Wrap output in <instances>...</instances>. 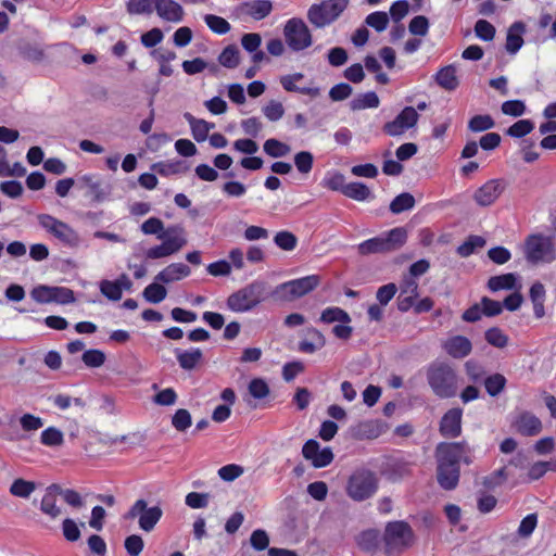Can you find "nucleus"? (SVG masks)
<instances>
[{
  "mask_svg": "<svg viewBox=\"0 0 556 556\" xmlns=\"http://www.w3.org/2000/svg\"><path fill=\"white\" fill-rule=\"evenodd\" d=\"M468 448L465 443H441L437 447V462H438V482L445 490H453L456 488L459 480L460 460L470 464L471 460L467 456Z\"/></svg>",
  "mask_w": 556,
  "mask_h": 556,
  "instance_id": "1",
  "label": "nucleus"
},
{
  "mask_svg": "<svg viewBox=\"0 0 556 556\" xmlns=\"http://www.w3.org/2000/svg\"><path fill=\"white\" fill-rule=\"evenodd\" d=\"M427 380L432 392L441 399H450L457 393V374L455 369L446 363H432L427 369Z\"/></svg>",
  "mask_w": 556,
  "mask_h": 556,
  "instance_id": "2",
  "label": "nucleus"
},
{
  "mask_svg": "<svg viewBox=\"0 0 556 556\" xmlns=\"http://www.w3.org/2000/svg\"><path fill=\"white\" fill-rule=\"evenodd\" d=\"M319 282L320 278L317 275L289 280L278 285L273 291V296L278 301L292 302L315 290Z\"/></svg>",
  "mask_w": 556,
  "mask_h": 556,
  "instance_id": "3",
  "label": "nucleus"
},
{
  "mask_svg": "<svg viewBox=\"0 0 556 556\" xmlns=\"http://www.w3.org/2000/svg\"><path fill=\"white\" fill-rule=\"evenodd\" d=\"M383 541L384 551L388 555L400 554L412 546L414 542L413 530L403 521L389 522L386 527Z\"/></svg>",
  "mask_w": 556,
  "mask_h": 556,
  "instance_id": "4",
  "label": "nucleus"
},
{
  "mask_svg": "<svg viewBox=\"0 0 556 556\" xmlns=\"http://www.w3.org/2000/svg\"><path fill=\"white\" fill-rule=\"evenodd\" d=\"M264 292L265 285L263 282H253L231 294L227 300V305L233 312L250 311L262 301Z\"/></svg>",
  "mask_w": 556,
  "mask_h": 556,
  "instance_id": "5",
  "label": "nucleus"
},
{
  "mask_svg": "<svg viewBox=\"0 0 556 556\" xmlns=\"http://www.w3.org/2000/svg\"><path fill=\"white\" fill-rule=\"evenodd\" d=\"M346 0H326L319 4H313L307 12L308 21L321 28L332 23L346 8Z\"/></svg>",
  "mask_w": 556,
  "mask_h": 556,
  "instance_id": "6",
  "label": "nucleus"
},
{
  "mask_svg": "<svg viewBox=\"0 0 556 556\" xmlns=\"http://www.w3.org/2000/svg\"><path fill=\"white\" fill-rule=\"evenodd\" d=\"M163 510L160 506L148 507V503L140 498L137 500L124 516L125 519H138L139 528L146 532H151L161 520Z\"/></svg>",
  "mask_w": 556,
  "mask_h": 556,
  "instance_id": "7",
  "label": "nucleus"
},
{
  "mask_svg": "<svg viewBox=\"0 0 556 556\" xmlns=\"http://www.w3.org/2000/svg\"><path fill=\"white\" fill-rule=\"evenodd\" d=\"M283 35L288 46L294 51L304 50L312 45L311 31L301 18H290L285 25Z\"/></svg>",
  "mask_w": 556,
  "mask_h": 556,
  "instance_id": "8",
  "label": "nucleus"
},
{
  "mask_svg": "<svg viewBox=\"0 0 556 556\" xmlns=\"http://www.w3.org/2000/svg\"><path fill=\"white\" fill-rule=\"evenodd\" d=\"M378 489V480L369 470H359L350 478V497L363 501L372 496Z\"/></svg>",
  "mask_w": 556,
  "mask_h": 556,
  "instance_id": "9",
  "label": "nucleus"
},
{
  "mask_svg": "<svg viewBox=\"0 0 556 556\" xmlns=\"http://www.w3.org/2000/svg\"><path fill=\"white\" fill-rule=\"evenodd\" d=\"M318 321L325 325L337 324L332 333L340 339L348 338V313L337 306H329L323 309Z\"/></svg>",
  "mask_w": 556,
  "mask_h": 556,
  "instance_id": "10",
  "label": "nucleus"
},
{
  "mask_svg": "<svg viewBox=\"0 0 556 556\" xmlns=\"http://www.w3.org/2000/svg\"><path fill=\"white\" fill-rule=\"evenodd\" d=\"M418 117L419 115L416 109L413 106H406L392 122L384 125L383 130L389 136H400L407 129L414 127L417 124Z\"/></svg>",
  "mask_w": 556,
  "mask_h": 556,
  "instance_id": "11",
  "label": "nucleus"
},
{
  "mask_svg": "<svg viewBox=\"0 0 556 556\" xmlns=\"http://www.w3.org/2000/svg\"><path fill=\"white\" fill-rule=\"evenodd\" d=\"M505 188L506 184L503 179L488 180L475 191L473 200L479 206H490L496 202Z\"/></svg>",
  "mask_w": 556,
  "mask_h": 556,
  "instance_id": "12",
  "label": "nucleus"
},
{
  "mask_svg": "<svg viewBox=\"0 0 556 556\" xmlns=\"http://www.w3.org/2000/svg\"><path fill=\"white\" fill-rule=\"evenodd\" d=\"M302 455L306 460H309L315 468L326 467L333 459L331 448H320V444L313 439L305 442L302 448Z\"/></svg>",
  "mask_w": 556,
  "mask_h": 556,
  "instance_id": "13",
  "label": "nucleus"
},
{
  "mask_svg": "<svg viewBox=\"0 0 556 556\" xmlns=\"http://www.w3.org/2000/svg\"><path fill=\"white\" fill-rule=\"evenodd\" d=\"M40 225L49 232H51L55 239L70 243L76 240L74 230L63 222L55 219L50 215L39 216Z\"/></svg>",
  "mask_w": 556,
  "mask_h": 556,
  "instance_id": "14",
  "label": "nucleus"
},
{
  "mask_svg": "<svg viewBox=\"0 0 556 556\" xmlns=\"http://www.w3.org/2000/svg\"><path fill=\"white\" fill-rule=\"evenodd\" d=\"M154 11L161 20L174 24L182 22L185 15L184 8L175 0H155Z\"/></svg>",
  "mask_w": 556,
  "mask_h": 556,
  "instance_id": "15",
  "label": "nucleus"
},
{
  "mask_svg": "<svg viewBox=\"0 0 556 556\" xmlns=\"http://www.w3.org/2000/svg\"><path fill=\"white\" fill-rule=\"evenodd\" d=\"M523 254L533 266L549 264L556 260L554 245H525Z\"/></svg>",
  "mask_w": 556,
  "mask_h": 556,
  "instance_id": "16",
  "label": "nucleus"
},
{
  "mask_svg": "<svg viewBox=\"0 0 556 556\" xmlns=\"http://www.w3.org/2000/svg\"><path fill=\"white\" fill-rule=\"evenodd\" d=\"M513 427L518 433L526 437L538 435L543 429L540 418L529 412L518 414L513 421Z\"/></svg>",
  "mask_w": 556,
  "mask_h": 556,
  "instance_id": "17",
  "label": "nucleus"
},
{
  "mask_svg": "<svg viewBox=\"0 0 556 556\" xmlns=\"http://www.w3.org/2000/svg\"><path fill=\"white\" fill-rule=\"evenodd\" d=\"M243 252L240 249H233L230 254V263L222 260L214 262L207 266V271L212 276H227L231 273L232 267L241 269L243 267Z\"/></svg>",
  "mask_w": 556,
  "mask_h": 556,
  "instance_id": "18",
  "label": "nucleus"
},
{
  "mask_svg": "<svg viewBox=\"0 0 556 556\" xmlns=\"http://www.w3.org/2000/svg\"><path fill=\"white\" fill-rule=\"evenodd\" d=\"M418 298V282L413 277L405 276L400 285L399 309L407 312Z\"/></svg>",
  "mask_w": 556,
  "mask_h": 556,
  "instance_id": "19",
  "label": "nucleus"
},
{
  "mask_svg": "<svg viewBox=\"0 0 556 556\" xmlns=\"http://www.w3.org/2000/svg\"><path fill=\"white\" fill-rule=\"evenodd\" d=\"M446 354L453 358H464L471 353L472 344L464 336H453L446 339L442 344Z\"/></svg>",
  "mask_w": 556,
  "mask_h": 556,
  "instance_id": "20",
  "label": "nucleus"
},
{
  "mask_svg": "<svg viewBox=\"0 0 556 556\" xmlns=\"http://www.w3.org/2000/svg\"><path fill=\"white\" fill-rule=\"evenodd\" d=\"M462 415L460 408H452L444 414L440 425L442 435L447 438H455L462 431Z\"/></svg>",
  "mask_w": 556,
  "mask_h": 556,
  "instance_id": "21",
  "label": "nucleus"
},
{
  "mask_svg": "<svg viewBox=\"0 0 556 556\" xmlns=\"http://www.w3.org/2000/svg\"><path fill=\"white\" fill-rule=\"evenodd\" d=\"M60 484H50L45 492L40 502V510L42 514L51 519H56L61 516L62 509L56 505V496H59Z\"/></svg>",
  "mask_w": 556,
  "mask_h": 556,
  "instance_id": "22",
  "label": "nucleus"
},
{
  "mask_svg": "<svg viewBox=\"0 0 556 556\" xmlns=\"http://www.w3.org/2000/svg\"><path fill=\"white\" fill-rule=\"evenodd\" d=\"M273 10L271 1L269 0H252L242 3L239 7V12L242 15L252 17L255 21H261L268 16Z\"/></svg>",
  "mask_w": 556,
  "mask_h": 556,
  "instance_id": "23",
  "label": "nucleus"
},
{
  "mask_svg": "<svg viewBox=\"0 0 556 556\" xmlns=\"http://www.w3.org/2000/svg\"><path fill=\"white\" fill-rule=\"evenodd\" d=\"M389 430V426L382 420H368L359 424L355 435L359 439L374 440L384 434Z\"/></svg>",
  "mask_w": 556,
  "mask_h": 556,
  "instance_id": "24",
  "label": "nucleus"
},
{
  "mask_svg": "<svg viewBox=\"0 0 556 556\" xmlns=\"http://www.w3.org/2000/svg\"><path fill=\"white\" fill-rule=\"evenodd\" d=\"M189 275L190 268L187 265L182 263H174L160 271L156 275L155 280L163 283H169L176 280H180L181 278H185Z\"/></svg>",
  "mask_w": 556,
  "mask_h": 556,
  "instance_id": "25",
  "label": "nucleus"
},
{
  "mask_svg": "<svg viewBox=\"0 0 556 556\" xmlns=\"http://www.w3.org/2000/svg\"><path fill=\"white\" fill-rule=\"evenodd\" d=\"M304 75L302 73H294L290 75H283L280 77V84L286 91L300 92L302 94L317 96L319 90L317 88L299 87L296 83L302 80Z\"/></svg>",
  "mask_w": 556,
  "mask_h": 556,
  "instance_id": "26",
  "label": "nucleus"
},
{
  "mask_svg": "<svg viewBox=\"0 0 556 556\" xmlns=\"http://www.w3.org/2000/svg\"><path fill=\"white\" fill-rule=\"evenodd\" d=\"M175 355L179 366L185 370L194 369L202 361V351L199 348H192L187 351L177 349Z\"/></svg>",
  "mask_w": 556,
  "mask_h": 556,
  "instance_id": "27",
  "label": "nucleus"
},
{
  "mask_svg": "<svg viewBox=\"0 0 556 556\" xmlns=\"http://www.w3.org/2000/svg\"><path fill=\"white\" fill-rule=\"evenodd\" d=\"M525 31L526 26L521 22H516L509 27L505 46L507 52L515 54L522 47V35Z\"/></svg>",
  "mask_w": 556,
  "mask_h": 556,
  "instance_id": "28",
  "label": "nucleus"
},
{
  "mask_svg": "<svg viewBox=\"0 0 556 556\" xmlns=\"http://www.w3.org/2000/svg\"><path fill=\"white\" fill-rule=\"evenodd\" d=\"M151 169L161 176L167 177L172 175L184 174L189 169V167L184 161L177 160L154 163L151 166Z\"/></svg>",
  "mask_w": 556,
  "mask_h": 556,
  "instance_id": "29",
  "label": "nucleus"
},
{
  "mask_svg": "<svg viewBox=\"0 0 556 556\" xmlns=\"http://www.w3.org/2000/svg\"><path fill=\"white\" fill-rule=\"evenodd\" d=\"M355 542L359 548L366 552H374L380 544V535L377 530L368 529L362 531L356 538Z\"/></svg>",
  "mask_w": 556,
  "mask_h": 556,
  "instance_id": "30",
  "label": "nucleus"
},
{
  "mask_svg": "<svg viewBox=\"0 0 556 556\" xmlns=\"http://www.w3.org/2000/svg\"><path fill=\"white\" fill-rule=\"evenodd\" d=\"M380 104L379 97L374 91L357 94L350 103V109L354 111L365 109H376Z\"/></svg>",
  "mask_w": 556,
  "mask_h": 556,
  "instance_id": "31",
  "label": "nucleus"
},
{
  "mask_svg": "<svg viewBox=\"0 0 556 556\" xmlns=\"http://www.w3.org/2000/svg\"><path fill=\"white\" fill-rule=\"evenodd\" d=\"M437 83L446 90H454L458 86L456 68L448 65L440 70L437 74Z\"/></svg>",
  "mask_w": 556,
  "mask_h": 556,
  "instance_id": "32",
  "label": "nucleus"
},
{
  "mask_svg": "<svg viewBox=\"0 0 556 556\" xmlns=\"http://www.w3.org/2000/svg\"><path fill=\"white\" fill-rule=\"evenodd\" d=\"M36 488L37 485L34 481L17 478L12 482L10 486V493L16 497L28 498L36 490Z\"/></svg>",
  "mask_w": 556,
  "mask_h": 556,
  "instance_id": "33",
  "label": "nucleus"
},
{
  "mask_svg": "<svg viewBox=\"0 0 556 556\" xmlns=\"http://www.w3.org/2000/svg\"><path fill=\"white\" fill-rule=\"evenodd\" d=\"M516 275L510 273L501 276H494L489 279L488 287L492 291L511 290L516 288Z\"/></svg>",
  "mask_w": 556,
  "mask_h": 556,
  "instance_id": "34",
  "label": "nucleus"
},
{
  "mask_svg": "<svg viewBox=\"0 0 556 556\" xmlns=\"http://www.w3.org/2000/svg\"><path fill=\"white\" fill-rule=\"evenodd\" d=\"M264 152L271 157H283L291 152L290 146L277 139H267L263 144Z\"/></svg>",
  "mask_w": 556,
  "mask_h": 556,
  "instance_id": "35",
  "label": "nucleus"
},
{
  "mask_svg": "<svg viewBox=\"0 0 556 556\" xmlns=\"http://www.w3.org/2000/svg\"><path fill=\"white\" fill-rule=\"evenodd\" d=\"M408 233L406 228L397 227L390 230L387 235V238H374L365 240L363 243H403L408 240Z\"/></svg>",
  "mask_w": 556,
  "mask_h": 556,
  "instance_id": "36",
  "label": "nucleus"
},
{
  "mask_svg": "<svg viewBox=\"0 0 556 556\" xmlns=\"http://www.w3.org/2000/svg\"><path fill=\"white\" fill-rule=\"evenodd\" d=\"M218 62L227 68L237 67L240 63L239 49L233 45L227 46L219 54Z\"/></svg>",
  "mask_w": 556,
  "mask_h": 556,
  "instance_id": "37",
  "label": "nucleus"
},
{
  "mask_svg": "<svg viewBox=\"0 0 556 556\" xmlns=\"http://www.w3.org/2000/svg\"><path fill=\"white\" fill-rule=\"evenodd\" d=\"M40 442L49 447L61 446L64 442V434L55 427H48L41 432Z\"/></svg>",
  "mask_w": 556,
  "mask_h": 556,
  "instance_id": "38",
  "label": "nucleus"
},
{
  "mask_svg": "<svg viewBox=\"0 0 556 556\" xmlns=\"http://www.w3.org/2000/svg\"><path fill=\"white\" fill-rule=\"evenodd\" d=\"M154 3L155 0H128L126 9L130 15L152 14Z\"/></svg>",
  "mask_w": 556,
  "mask_h": 556,
  "instance_id": "39",
  "label": "nucleus"
},
{
  "mask_svg": "<svg viewBox=\"0 0 556 556\" xmlns=\"http://www.w3.org/2000/svg\"><path fill=\"white\" fill-rule=\"evenodd\" d=\"M414 205V197L408 192H404L394 198V200L390 204V210L394 214H400L402 212L413 208Z\"/></svg>",
  "mask_w": 556,
  "mask_h": 556,
  "instance_id": "40",
  "label": "nucleus"
},
{
  "mask_svg": "<svg viewBox=\"0 0 556 556\" xmlns=\"http://www.w3.org/2000/svg\"><path fill=\"white\" fill-rule=\"evenodd\" d=\"M167 295V290L165 287L157 282H153L149 286H147L143 290V298L149 303H160L162 302Z\"/></svg>",
  "mask_w": 556,
  "mask_h": 556,
  "instance_id": "41",
  "label": "nucleus"
},
{
  "mask_svg": "<svg viewBox=\"0 0 556 556\" xmlns=\"http://www.w3.org/2000/svg\"><path fill=\"white\" fill-rule=\"evenodd\" d=\"M204 22L213 33L218 35H225L231 28L230 24L224 17L214 14H206Z\"/></svg>",
  "mask_w": 556,
  "mask_h": 556,
  "instance_id": "42",
  "label": "nucleus"
},
{
  "mask_svg": "<svg viewBox=\"0 0 556 556\" xmlns=\"http://www.w3.org/2000/svg\"><path fill=\"white\" fill-rule=\"evenodd\" d=\"M105 359L106 357L104 352L98 349L87 350L84 352L81 356V361L84 362V364L90 368L101 367L104 364Z\"/></svg>",
  "mask_w": 556,
  "mask_h": 556,
  "instance_id": "43",
  "label": "nucleus"
},
{
  "mask_svg": "<svg viewBox=\"0 0 556 556\" xmlns=\"http://www.w3.org/2000/svg\"><path fill=\"white\" fill-rule=\"evenodd\" d=\"M374 198V194L368 186L363 182L350 181V199L356 201H367Z\"/></svg>",
  "mask_w": 556,
  "mask_h": 556,
  "instance_id": "44",
  "label": "nucleus"
},
{
  "mask_svg": "<svg viewBox=\"0 0 556 556\" xmlns=\"http://www.w3.org/2000/svg\"><path fill=\"white\" fill-rule=\"evenodd\" d=\"M533 128L534 124L530 119H519L507 129L506 134L514 138H521L530 134Z\"/></svg>",
  "mask_w": 556,
  "mask_h": 556,
  "instance_id": "45",
  "label": "nucleus"
},
{
  "mask_svg": "<svg viewBox=\"0 0 556 556\" xmlns=\"http://www.w3.org/2000/svg\"><path fill=\"white\" fill-rule=\"evenodd\" d=\"M495 125L493 118L490 115H476L469 123L468 127L473 132H480L493 128Z\"/></svg>",
  "mask_w": 556,
  "mask_h": 556,
  "instance_id": "46",
  "label": "nucleus"
},
{
  "mask_svg": "<svg viewBox=\"0 0 556 556\" xmlns=\"http://www.w3.org/2000/svg\"><path fill=\"white\" fill-rule=\"evenodd\" d=\"M325 186L333 191H340L343 194H348V185L345 182V176L343 174H328V176L325 179Z\"/></svg>",
  "mask_w": 556,
  "mask_h": 556,
  "instance_id": "47",
  "label": "nucleus"
},
{
  "mask_svg": "<svg viewBox=\"0 0 556 556\" xmlns=\"http://www.w3.org/2000/svg\"><path fill=\"white\" fill-rule=\"evenodd\" d=\"M53 287L39 285L30 291V298L39 304L52 303Z\"/></svg>",
  "mask_w": 556,
  "mask_h": 556,
  "instance_id": "48",
  "label": "nucleus"
},
{
  "mask_svg": "<svg viewBox=\"0 0 556 556\" xmlns=\"http://www.w3.org/2000/svg\"><path fill=\"white\" fill-rule=\"evenodd\" d=\"M192 424L190 413L185 408L176 410L172 418V425L177 431H186Z\"/></svg>",
  "mask_w": 556,
  "mask_h": 556,
  "instance_id": "49",
  "label": "nucleus"
},
{
  "mask_svg": "<svg viewBox=\"0 0 556 556\" xmlns=\"http://www.w3.org/2000/svg\"><path fill=\"white\" fill-rule=\"evenodd\" d=\"M313 154L308 151H301L294 156V164L301 174H308L313 167Z\"/></svg>",
  "mask_w": 556,
  "mask_h": 556,
  "instance_id": "50",
  "label": "nucleus"
},
{
  "mask_svg": "<svg viewBox=\"0 0 556 556\" xmlns=\"http://www.w3.org/2000/svg\"><path fill=\"white\" fill-rule=\"evenodd\" d=\"M266 118L270 122L279 121L285 114V108L281 102L271 100L262 109Z\"/></svg>",
  "mask_w": 556,
  "mask_h": 556,
  "instance_id": "51",
  "label": "nucleus"
},
{
  "mask_svg": "<svg viewBox=\"0 0 556 556\" xmlns=\"http://www.w3.org/2000/svg\"><path fill=\"white\" fill-rule=\"evenodd\" d=\"M366 24L380 33L387 28L389 16L386 12H374L366 17Z\"/></svg>",
  "mask_w": 556,
  "mask_h": 556,
  "instance_id": "52",
  "label": "nucleus"
},
{
  "mask_svg": "<svg viewBox=\"0 0 556 556\" xmlns=\"http://www.w3.org/2000/svg\"><path fill=\"white\" fill-rule=\"evenodd\" d=\"M485 340L489 344L503 349L508 343V337L500 328H491L485 332Z\"/></svg>",
  "mask_w": 556,
  "mask_h": 556,
  "instance_id": "53",
  "label": "nucleus"
},
{
  "mask_svg": "<svg viewBox=\"0 0 556 556\" xmlns=\"http://www.w3.org/2000/svg\"><path fill=\"white\" fill-rule=\"evenodd\" d=\"M501 110L505 115L519 117L525 114L526 104L521 100H509L502 104Z\"/></svg>",
  "mask_w": 556,
  "mask_h": 556,
  "instance_id": "54",
  "label": "nucleus"
},
{
  "mask_svg": "<svg viewBox=\"0 0 556 556\" xmlns=\"http://www.w3.org/2000/svg\"><path fill=\"white\" fill-rule=\"evenodd\" d=\"M62 532L70 542H76L80 538V529L74 519L65 518L62 522Z\"/></svg>",
  "mask_w": 556,
  "mask_h": 556,
  "instance_id": "55",
  "label": "nucleus"
},
{
  "mask_svg": "<svg viewBox=\"0 0 556 556\" xmlns=\"http://www.w3.org/2000/svg\"><path fill=\"white\" fill-rule=\"evenodd\" d=\"M124 546L129 556H139L144 547V542L140 535L131 534L125 539Z\"/></svg>",
  "mask_w": 556,
  "mask_h": 556,
  "instance_id": "56",
  "label": "nucleus"
},
{
  "mask_svg": "<svg viewBox=\"0 0 556 556\" xmlns=\"http://www.w3.org/2000/svg\"><path fill=\"white\" fill-rule=\"evenodd\" d=\"M20 425L24 431L35 432L43 426V420L38 416L27 413L20 418Z\"/></svg>",
  "mask_w": 556,
  "mask_h": 556,
  "instance_id": "57",
  "label": "nucleus"
},
{
  "mask_svg": "<svg viewBox=\"0 0 556 556\" xmlns=\"http://www.w3.org/2000/svg\"><path fill=\"white\" fill-rule=\"evenodd\" d=\"M75 302L73 290L66 287H53L52 303L70 304Z\"/></svg>",
  "mask_w": 556,
  "mask_h": 556,
  "instance_id": "58",
  "label": "nucleus"
},
{
  "mask_svg": "<svg viewBox=\"0 0 556 556\" xmlns=\"http://www.w3.org/2000/svg\"><path fill=\"white\" fill-rule=\"evenodd\" d=\"M100 291L105 298L112 301L121 300L123 294L117 283L111 280H102L100 282Z\"/></svg>",
  "mask_w": 556,
  "mask_h": 556,
  "instance_id": "59",
  "label": "nucleus"
},
{
  "mask_svg": "<svg viewBox=\"0 0 556 556\" xmlns=\"http://www.w3.org/2000/svg\"><path fill=\"white\" fill-rule=\"evenodd\" d=\"M58 494L72 507L80 508L84 505L83 497L73 489H64L60 485V492H58Z\"/></svg>",
  "mask_w": 556,
  "mask_h": 556,
  "instance_id": "60",
  "label": "nucleus"
},
{
  "mask_svg": "<svg viewBox=\"0 0 556 556\" xmlns=\"http://www.w3.org/2000/svg\"><path fill=\"white\" fill-rule=\"evenodd\" d=\"M505 382L506 380L504 376L496 374L486 378L484 386L488 393L492 396H495L504 389Z\"/></svg>",
  "mask_w": 556,
  "mask_h": 556,
  "instance_id": "61",
  "label": "nucleus"
},
{
  "mask_svg": "<svg viewBox=\"0 0 556 556\" xmlns=\"http://www.w3.org/2000/svg\"><path fill=\"white\" fill-rule=\"evenodd\" d=\"M249 392L254 399L262 400L269 394V388L263 379L255 378L249 383Z\"/></svg>",
  "mask_w": 556,
  "mask_h": 556,
  "instance_id": "62",
  "label": "nucleus"
},
{
  "mask_svg": "<svg viewBox=\"0 0 556 556\" xmlns=\"http://www.w3.org/2000/svg\"><path fill=\"white\" fill-rule=\"evenodd\" d=\"M475 31L479 38H481L482 40H485V41L492 40L495 35L494 26L485 20H479L476 23Z\"/></svg>",
  "mask_w": 556,
  "mask_h": 556,
  "instance_id": "63",
  "label": "nucleus"
},
{
  "mask_svg": "<svg viewBox=\"0 0 556 556\" xmlns=\"http://www.w3.org/2000/svg\"><path fill=\"white\" fill-rule=\"evenodd\" d=\"M250 543L255 551H264L269 545V536L265 530H254L250 536Z\"/></svg>",
  "mask_w": 556,
  "mask_h": 556,
  "instance_id": "64",
  "label": "nucleus"
}]
</instances>
